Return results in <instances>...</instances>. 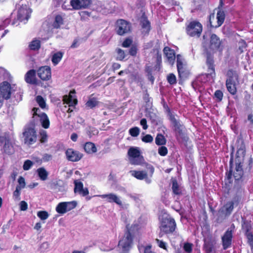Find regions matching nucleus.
<instances>
[{"mask_svg":"<svg viewBox=\"0 0 253 253\" xmlns=\"http://www.w3.org/2000/svg\"><path fill=\"white\" fill-rule=\"evenodd\" d=\"M17 19L15 18L14 13H12L11 18H14L11 22V25L17 26L19 22H24L25 23L30 17L31 9L30 8L27 0H21L16 5Z\"/></svg>","mask_w":253,"mask_h":253,"instance_id":"nucleus-1","label":"nucleus"},{"mask_svg":"<svg viewBox=\"0 0 253 253\" xmlns=\"http://www.w3.org/2000/svg\"><path fill=\"white\" fill-rule=\"evenodd\" d=\"M160 233L159 237H162L163 233H172L176 228V224L174 218L169 214H164L159 217Z\"/></svg>","mask_w":253,"mask_h":253,"instance_id":"nucleus-2","label":"nucleus"},{"mask_svg":"<svg viewBox=\"0 0 253 253\" xmlns=\"http://www.w3.org/2000/svg\"><path fill=\"white\" fill-rule=\"evenodd\" d=\"M169 120L177 139H185L186 128L181 121L176 118L175 115L170 111L168 114Z\"/></svg>","mask_w":253,"mask_h":253,"instance_id":"nucleus-3","label":"nucleus"},{"mask_svg":"<svg viewBox=\"0 0 253 253\" xmlns=\"http://www.w3.org/2000/svg\"><path fill=\"white\" fill-rule=\"evenodd\" d=\"M15 84L11 85L4 81L0 84V109L3 105L4 100H7L11 97V94L16 90Z\"/></svg>","mask_w":253,"mask_h":253,"instance_id":"nucleus-4","label":"nucleus"},{"mask_svg":"<svg viewBox=\"0 0 253 253\" xmlns=\"http://www.w3.org/2000/svg\"><path fill=\"white\" fill-rule=\"evenodd\" d=\"M128 158L130 163L133 165H140L144 161L140 149L138 147H131L127 152Z\"/></svg>","mask_w":253,"mask_h":253,"instance_id":"nucleus-5","label":"nucleus"},{"mask_svg":"<svg viewBox=\"0 0 253 253\" xmlns=\"http://www.w3.org/2000/svg\"><path fill=\"white\" fill-rule=\"evenodd\" d=\"M132 242V236L129 230L127 231L121 239L118 244V250L120 253H127Z\"/></svg>","mask_w":253,"mask_h":253,"instance_id":"nucleus-6","label":"nucleus"},{"mask_svg":"<svg viewBox=\"0 0 253 253\" xmlns=\"http://www.w3.org/2000/svg\"><path fill=\"white\" fill-rule=\"evenodd\" d=\"M23 135L24 143L28 145L35 143L37 140L36 131L33 125L25 126Z\"/></svg>","mask_w":253,"mask_h":253,"instance_id":"nucleus-7","label":"nucleus"},{"mask_svg":"<svg viewBox=\"0 0 253 253\" xmlns=\"http://www.w3.org/2000/svg\"><path fill=\"white\" fill-rule=\"evenodd\" d=\"M202 30V24L197 21L190 22L186 27V32L191 37H200Z\"/></svg>","mask_w":253,"mask_h":253,"instance_id":"nucleus-8","label":"nucleus"},{"mask_svg":"<svg viewBox=\"0 0 253 253\" xmlns=\"http://www.w3.org/2000/svg\"><path fill=\"white\" fill-rule=\"evenodd\" d=\"M0 152L8 155L14 152L13 146L6 135L0 136Z\"/></svg>","mask_w":253,"mask_h":253,"instance_id":"nucleus-9","label":"nucleus"},{"mask_svg":"<svg viewBox=\"0 0 253 253\" xmlns=\"http://www.w3.org/2000/svg\"><path fill=\"white\" fill-rule=\"evenodd\" d=\"M0 152L8 155L14 152L13 146L6 135L0 136Z\"/></svg>","mask_w":253,"mask_h":253,"instance_id":"nucleus-10","label":"nucleus"},{"mask_svg":"<svg viewBox=\"0 0 253 253\" xmlns=\"http://www.w3.org/2000/svg\"><path fill=\"white\" fill-rule=\"evenodd\" d=\"M243 165L240 162L236 161L235 169L234 171L232 169H230L227 173V178L230 182L232 179V175L236 181H239L243 175Z\"/></svg>","mask_w":253,"mask_h":253,"instance_id":"nucleus-11","label":"nucleus"},{"mask_svg":"<svg viewBox=\"0 0 253 253\" xmlns=\"http://www.w3.org/2000/svg\"><path fill=\"white\" fill-rule=\"evenodd\" d=\"M77 206L75 201L64 202L59 203L56 207V211L59 214H63L74 209Z\"/></svg>","mask_w":253,"mask_h":253,"instance_id":"nucleus-12","label":"nucleus"},{"mask_svg":"<svg viewBox=\"0 0 253 253\" xmlns=\"http://www.w3.org/2000/svg\"><path fill=\"white\" fill-rule=\"evenodd\" d=\"M130 24L123 19H120L117 21L116 30L119 35H124L130 31Z\"/></svg>","mask_w":253,"mask_h":253,"instance_id":"nucleus-13","label":"nucleus"},{"mask_svg":"<svg viewBox=\"0 0 253 253\" xmlns=\"http://www.w3.org/2000/svg\"><path fill=\"white\" fill-rule=\"evenodd\" d=\"M225 14L222 10H219L216 14V22L214 21V15H211L210 17V23L211 26L213 28L220 27L224 22Z\"/></svg>","mask_w":253,"mask_h":253,"instance_id":"nucleus-14","label":"nucleus"},{"mask_svg":"<svg viewBox=\"0 0 253 253\" xmlns=\"http://www.w3.org/2000/svg\"><path fill=\"white\" fill-rule=\"evenodd\" d=\"M70 5L74 10L88 8L91 4V0H70Z\"/></svg>","mask_w":253,"mask_h":253,"instance_id":"nucleus-15","label":"nucleus"},{"mask_svg":"<svg viewBox=\"0 0 253 253\" xmlns=\"http://www.w3.org/2000/svg\"><path fill=\"white\" fill-rule=\"evenodd\" d=\"M38 77L43 81H47L51 79V68L48 66H44L40 67L38 71Z\"/></svg>","mask_w":253,"mask_h":253,"instance_id":"nucleus-16","label":"nucleus"},{"mask_svg":"<svg viewBox=\"0 0 253 253\" xmlns=\"http://www.w3.org/2000/svg\"><path fill=\"white\" fill-rule=\"evenodd\" d=\"M33 115L38 116L40 118V121L42 126L44 128H48L49 126V121L47 116L44 113L40 114V109L37 108H34L33 109Z\"/></svg>","mask_w":253,"mask_h":253,"instance_id":"nucleus-17","label":"nucleus"},{"mask_svg":"<svg viewBox=\"0 0 253 253\" xmlns=\"http://www.w3.org/2000/svg\"><path fill=\"white\" fill-rule=\"evenodd\" d=\"M98 196L103 199L106 198L108 202L115 203L120 207L123 206V203L120 197L115 194L111 193L108 194L100 195Z\"/></svg>","mask_w":253,"mask_h":253,"instance_id":"nucleus-18","label":"nucleus"},{"mask_svg":"<svg viewBox=\"0 0 253 253\" xmlns=\"http://www.w3.org/2000/svg\"><path fill=\"white\" fill-rule=\"evenodd\" d=\"M66 156L68 160L72 162L79 161L82 157L80 153L71 148L66 150Z\"/></svg>","mask_w":253,"mask_h":253,"instance_id":"nucleus-19","label":"nucleus"},{"mask_svg":"<svg viewBox=\"0 0 253 253\" xmlns=\"http://www.w3.org/2000/svg\"><path fill=\"white\" fill-rule=\"evenodd\" d=\"M74 184L75 193H78L84 197L88 194L89 192L87 188H84L83 183L81 181L78 180H75Z\"/></svg>","mask_w":253,"mask_h":253,"instance_id":"nucleus-20","label":"nucleus"},{"mask_svg":"<svg viewBox=\"0 0 253 253\" xmlns=\"http://www.w3.org/2000/svg\"><path fill=\"white\" fill-rule=\"evenodd\" d=\"M232 236V231L227 230L222 237V246L224 250H226L230 247Z\"/></svg>","mask_w":253,"mask_h":253,"instance_id":"nucleus-21","label":"nucleus"},{"mask_svg":"<svg viewBox=\"0 0 253 253\" xmlns=\"http://www.w3.org/2000/svg\"><path fill=\"white\" fill-rule=\"evenodd\" d=\"M130 173L132 176L137 179H145L147 183L151 182V179L147 177V173L145 171L130 170Z\"/></svg>","mask_w":253,"mask_h":253,"instance_id":"nucleus-22","label":"nucleus"},{"mask_svg":"<svg viewBox=\"0 0 253 253\" xmlns=\"http://www.w3.org/2000/svg\"><path fill=\"white\" fill-rule=\"evenodd\" d=\"M25 80L26 83L34 84L37 83L36 79V71L34 69L29 70L25 75Z\"/></svg>","mask_w":253,"mask_h":253,"instance_id":"nucleus-23","label":"nucleus"},{"mask_svg":"<svg viewBox=\"0 0 253 253\" xmlns=\"http://www.w3.org/2000/svg\"><path fill=\"white\" fill-rule=\"evenodd\" d=\"M164 53L167 57L169 64L173 65L175 59L174 50L169 47H165L164 49Z\"/></svg>","mask_w":253,"mask_h":253,"instance_id":"nucleus-24","label":"nucleus"},{"mask_svg":"<svg viewBox=\"0 0 253 253\" xmlns=\"http://www.w3.org/2000/svg\"><path fill=\"white\" fill-rule=\"evenodd\" d=\"M235 202L233 201L227 202L221 209V211L226 216H229L231 214L234 209Z\"/></svg>","mask_w":253,"mask_h":253,"instance_id":"nucleus-25","label":"nucleus"},{"mask_svg":"<svg viewBox=\"0 0 253 253\" xmlns=\"http://www.w3.org/2000/svg\"><path fill=\"white\" fill-rule=\"evenodd\" d=\"M72 93H75V91H71L69 96H65L63 98L64 104H67L69 107H74L77 104V100L72 95Z\"/></svg>","mask_w":253,"mask_h":253,"instance_id":"nucleus-26","label":"nucleus"},{"mask_svg":"<svg viewBox=\"0 0 253 253\" xmlns=\"http://www.w3.org/2000/svg\"><path fill=\"white\" fill-rule=\"evenodd\" d=\"M177 68L179 75L180 76L181 73L184 72V66L185 62L182 56L178 54L176 57Z\"/></svg>","mask_w":253,"mask_h":253,"instance_id":"nucleus-27","label":"nucleus"},{"mask_svg":"<svg viewBox=\"0 0 253 253\" xmlns=\"http://www.w3.org/2000/svg\"><path fill=\"white\" fill-rule=\"evenodd\" d=\"M210 43V48L214 50L219 47L220 41L216 35L212 34L211 36Z\"/></svg>","mask_w":253,"mask_h":253,"instance_id":"nucleus-28","label":"nucleus"},{"mask_svg":"<svg viewBox=\"0 0 253 253\" xmlns=\"http://www.w3.org/2000/svg\"><path fill=\"white\" fill-rule=\"evenodd\" d=\"M140 24L142 27V32L144 35L147 34L150 30V24L149 21L144 17L141 19Z\"/></svg>","mask_w":253,"mask_h":253,"instance_id":"nucleus-29","label":"nucleus"},{"mask_svg":"<svg viewBox=\"0 0 253 253\" xmlns=\"http://www.w3.org/2000/svg\"><path fill=\"white\" fill-rule=\"evenodd\" d=\"M37 173L38 176L41 180L45 181L47 179L48 172L43 167H41L37 169Z\"/></svg>","mask_w":253,"mask_h":253,"instance_id":"nucleus-30","label":"nucleus"},{"mask_svg":"<svg viewBox=\"0 0 253 253\" xmlns=\"http://www.w3.org/2000/svg\"><path fill=\"white\" fill-rule=\"evenodd\" d=\"M63 56V52L58 51L53 54L51 57V61L54 66L57 65L61 60Z\"/></svg>","mask_w":253,"mask_h":253,"instance_id":"nucleus-31","label":"nucleus"},{"mask_svg":"<svg viewBox=\"0 0 253 253\" xmlns=\"http://www.w3.org/2000/svg\"><path fill=\"white\" fill-rule=\"evenodd\" d=\"M84 149L85 151L88 154L93 153L97 151L95 144L90 142H86L84 144Z\"/></svg>","mask_w":253,"mask_h":253,"instance_id":"nucleus-32","label":"nucleus"},{"mask_svg":"<svg viewBox=\"0 0 253 253\" xmlns=\"http://www.w3.org/2000/svg\"><path fill=\"white\" fill-rule=\"evenodd\" d=\"M227 79L226 80H230V82H235L238 81V75L237 73L232 70H229L227 73Z\"/></svg>","mask_w":253,"mask_h":253,"instance_id":"nucleus-33","label":"nucleus"},{"mask_svg":"<svg viewBox=\"0 0 253 253\" xmlns=\"http://www.w3.org/2000/svg\"><path fill=\"white\" fill-rule=\"evenodd\" d=\"M226 85L228 91L234 95L236 93V88L235 82H230V80H226Z\"/></svg>","mask_w":253,"mask_h":253,"instance_id":"nucleus-34","label":"nucleus"},{"mask_svg":"<svg viewBox=\"0 0 253 253\" xmlns=\"http://www.w3.org/2000/svg\"><path fill=\"white\" fill-rule=\"evenodd\" d=\"M63 24V18L61 15H57L55 16L54 21L53 23V28H59Z\"/></svg>","mask_w":253,"mask_h":253,"instance_id":"nucleus-35","label":"nucleus"},{"mask_svg":"<svg viewBox=\"0 0 253 253\" xmlns=\"http://www.w3.org/2000/svg\"><path fill=\"white\" fill-rule=\"evenodd\" d=\"M155 143L158 145H163L166 144V139L164 135L158 134L155 138Z\"/></svg>","mask_w":253,"mask_h":253,"instance_id":"nucleus-36","label":"nucleus"},{"mask_svg":"<svg viewBox=\"0 0 253 253\" xmlns=\"http://www.w3.org/2000/svg\"><path fill=\"white\" fill-rule=\"evenodd\" d=\"M172 189L173 193L176 195H179L181 193V189L175 180L172 181Z\"/></svg>","mask_w":253,"mask_h":253,"instance_id":"nucleus-37","label":"nucleus"},{"mask_svg":"<svg viewBox=\"0 0 253 253\" xmlns=\"http://www.w3.org/2000/svg\"><path fill=\"white\" fill-rule=\"evenodd\" d=\"M207 64L208 67V69L209 70V72L211 71L210 74H211L212 73H214V67L213 65V60L212 58L210 57H208L207 59Z\"/></svg>","mask_w":253,"mask_h":253,"instance_id":"nucleus-38","label":"nucleus"},{"mask_svg":"<svg viewBox=\"0 0 253 253\" xmlns=\"http://www.w3.org/2000/svg\"><path fill=\"white\" fill-rule=\"evenodd\" d=\"M29 46L32 50H37L40 47V42L39 40H33L29 44Z\"/></svg>","mask_w":253,"mask_h":253,"instance_id":"nucleus-39","label":"nucleus"},{"mask_svg":"<svg viewBox=\"0 0 253 253\" xmlns=\"http://www.w3.org/2000/svg\"><path fill=\"white\" fill-rule=\"evenodd\" d=\"M40 141L41 143H44L47 142V132L45 130H42L40 132Z\"/></svg>","mask_w":253,"mask_h":253,"instance_id":"nucleus-40","label":"nucleus"},{"mask_svg":"<svg viewBox=\"0 0 253 253\" xmlns=\"http://www.w3.org/2000/svg\"><path fill=\"white\" fill-rule=\"evenodd\" d=\"M36 101L38 103L39 105L43 109L45 107L46 103L43 97L40 95H38L36 97Z\"/></svg>","mask_w":253,"mask_h":253,"instance_id":"nucleus-41","label":"nucleus"},{"mask_svg":"<svg viewBox=\"0 0 253 253\" xmlns=\"http://www.w3.org/2000/svg\"><path fill=\"white\" fill-rule=\"evenodd\" d=\"M139 250L141 253H156L151 250V246L139 247Z\"/></svg>","mask_w":253,"mask_h":253,"instance_id":"nucleus-42","label":"nucleus"},{"mask_svg":"<svg viewBox=\"0 0 253 253\" xmlns=\"http://www.w3.org/2000/svg\"><path fill=\"white\" fill-rule=\"evenodd\" d=\"M37 216L42 220H44L46 219L48 216L49 214L48 212L46 211H39L37 213Z\"/></svg>","mask_w":253,"mask_h":253,"instance_id":"nucleus-43","label":"nucleus"},{"mask_svg":"<svg viewBox=\"0 0 253 253\" xmlns=\"http://www.w3.org/2000/svg\"><path fill=\"white\" fill-rule=\"evenodd\" d=\"M129 132L132 136L136 137L139 134L140 129L138 127H134L129 129Z\"/></svg>","mask_w":253,"mask_h":253,"instance_id":"nucleus-44","label":"nucleus"},{"mask_svg":"<svg viewBox=\"0 0 253 253\" xmlns=\"http://www.w3.org/2000/svg\"><path fill=\"white\" fill-rule=\"evenodd\" d=\"M167 80L170 84H174L176 83V77L173 74H169L167 77Z\"/></svg>","mask_w":253,"mask_h":253,"instance_id":"nucleus-45","label":"nucleus"},{"mask_svg":"<svg viewBox=\"0 0 253 253\" xmlns=\"http://www.w3.org/2000/svg\"><path fill=\"white\" fill-rule=\"evenodd\" d=\"M97 104V101L94 98L90 99L86 103V106L90 108H92Z\"/></svg>","mask_w":253,"mask_h":253,"instance_id":"nucleus-46","label":"nucleus"},{"mask_svg":"<svg viewBox=\"0 0 253 253\" xmlns=\"http://www.w3.org/2000/svg\"><path fill=\"white\" fill-rule=\"evenodd\" d=\"M116 52L117 53V58L118 60H122L125 57V54L124 51L122 50L120 48H118L116 49Z\"/></svg>","mask_w":253,"mask_h":253,"instance_id":"nucleus-47","label":"nucleus"},{"mask_svg":"<svg viewBox=\"0 0 253 253\" xmlns=\"http://www.w3.org/2000/svg\"><path fill=\"white\" fill-rule=\"evenodd\" d=\"M33 165V163L31 161L27 160L25 161L23 166V168L24 170H28L31 169Z\"/></svg>","mask_w":253,"mask_h":253,"instance_id":"nucleus-48","label":"nucleus"},{"mask_svg":"<svg viewBox=\"0 0 253 253\" xmlns=\"http://www.w3.org/2000/svg\"><path fill=\"white\" fill-rule=\"evenodd\" d=\"M21 190V189L19 187H16V189L13 192V198L15 200L19 201L20 200Z\"/></svg>","mask_w":253,"mask_h":253,"instance_id":"nucleus-49","label":"nucleus"},{"mask_svg":"<svg viewBox=\"0 0 253 253\" xmlns=\"http://www.w3.org/2000/svg\"><path fill=\"white\" fill-rule=\"evenodd\" d=\"M158 153L162 156H165L168 154V149L165 146H161L158 149Z\"/></svg>","mask_w":253,"mask_h":253,"instance_id":"nucleus-50","label":"nucleus"},{"mask_svg":"<svg viewBox=\"0 0 253 253\" xmlns=\"http://www.w3.org/2000/svg\"><path fill=\"white\" fill-rule=\"evenodd\" d=\"M18 185L16 186V187H19L20 189H22L25 186V182L24 178L20 176L19 177L18 180Z\"/></svg>","mask_w":253,"mask_h":253,"instance_id":"nucleus-51","label":"nucleus"},{"mask_svg":"<svg viewBox=\"0 0 253 253\" xmlns=\"http://www.w3.org/2000/svg\"><path fill=\"white\" fill-rule=\"evenodd\" d=\"M142 140L146 143H150L153 141V138L150 134H147L142 138Z\"/></svg>","mask_w":253,"mask_h":253,"instance_id":"nucleus-52","label":"nucleus"},{"mask_svg":"<svg viewBox=\"0 0 253 253\" xmlns=\"http://www.w3.org/2000/svg\"><path fill=\"white\" fill-rule=\"evenodd\" d=\"M183 249L186 252L190 253L192 250V245L189 243H185L183 246Z\"/></svg>","mask_w":253,"mask_h":253,"instance_id":"nucleus-53","label":"nucleus"},{"mask_svg":"<svg viewBox=\"0 0 253 253\" xmlns=\"http://www.w3.org/2000/svg\"><path fill=\"white\" fill-rule=\"evenodd\" d=\"M214 96L217 99V101H220L223 97V93L221 91L217 90L214 93Z\"/></svg>","mask_w":253,"mask_h":253,"instance_id":"nucleus-54","label":"nucleus"},{"mask_svg":"<svg viewBox=\"0 0 253 253\" xmlns=\"http://www.w3.org/2000/svg\"><path fill=\"white\" fill-rule=\"evenodd\" d=\"M156 241L160 248L167 250V243L166 242L159 239H156Z\"/></svg>","mask_w":253,"mask_h":253,"instance_id":"nucleus-55","label":"nucleus"},{"mask_svg":"<svg viewBox=\"0 0 253 253\" xmlns=\"http://www.w3.org/2000/svg\"><path fill=\"white\" fill-rule=\"evenodd\" d=\"M49 248V244L47 242H43L42 243L40 247V249L41 250V252H44L46 251Z\"/></svg>","mask_w":253,"mask_h":253,"instance_id":"nucleus-56","label":"nucleus"},{"mask_svg":"<svg viewBox=\"0 0 253 253\" xmlns=\"http://www.w3.org/2000/svg\"><path fill=\"white\" fill-rule=\"evenodd\" d=\"M20 209L21 211H25L27 210L28 209V205L27 203L22 201L20 203Z\"/></svg>","mask_w":253,"mask_h":253,"instance_id":"nucleus-57","label":"nucleus"},{"mask_svg":"<svg viewBox=\"0 0 253 253\" xmlns=\"http://www.w3.org/2000/svg\"><path fill=\"white\" fill-rule=\"evenodd\" d=\"M248 242L250 245L253 247V235L251 233H248L247 234Z\"/></svg>","mask_w":253,"mask_h":253,"instance_id":"nucleus-58","label":"nucleus"},{"mask_svg":"<svg viewBox=\"0 0 253 253\" xmlns=\"http://www.w3.org/2000/svg\"><path fill=\"white\" fill-rule=\"evenodd\" d=\"M132 41L129 39H126L122 43V45L124 47H128L131 44Z\"/></svg>","mask_w":253,"mask_h":253,"instance_id":"nucleus-59","label":"nucleus"},{"mask_svg":"<svg viewBox=\"0 0 253 253\" xmlns=\"http://www.w3.org/2000/svg\"><path fill=\"white\" fill-rule=\"evenodd\" d=\"M52 159V156L50 154H44L42 156V160L43 162H47Z\"/></svg>","mask_w":253,"mask_h":253,"instance_id":"nucleus-60","label":"nucleus"},{"mask_svg":"<svg viewBox=\"0 0 253 253\" xmlns=\"http://www.w3.org/2000/svg\"><path fill=\"white\" fill-rule=\"evenodd\" d=\"M140 125L142 126L143 128L144 129H146L148 128V126L147 125V121L146 119H142L140 121Z\"/></svg>","mask_w":253,"mask_h":253,"instance_id":"nucleus-61","label":"nucleus"},{"mask_svg":"<svg viewBox=\"0 0 253 253\" xmlns=\"http://www.w3.org/2000/svg\"><path fill=\"white\" fill-rule=\"evenodd\" d=\"M10 21V20L9 19H8V18H7V19H5L2 22V25H0V30L1 29H3L4 27H5L7 25H8L9 24Z\"/></svg>","mask_w":253,"mask_h":253,"instance_id":"nucleus-62","label":"nucleus"},{"mask_svg":"<svg viewBox=\"0 0 253 253\" xmlns=\"http://www.w3.org/2000/svg\"><path fill=\"white\" fill-rule=\"evenodd\" d=\"M245 153V147L244 146L242 145L237 150V154L238 155L241 154L244 155Z\"/></svg>","mask_w":253,"mask_h":253,"instance_id":"nucleus-63","label":"nucleus"},{"mask_svg":"<svg viewBox=\"0 0 253 253\" xmlns=\"http://www.w3.org/2000/svg\"><path fill=\"white\" fill-rule=\"evenodd\" d=\"M129 53L131 55H135L136 54V48L135 47H132L129 49Z\"/></svg>","mask_w":253,"mask_h":253,"instance_id":"nucleus-64","label":"nucleus"}]
</instances>
